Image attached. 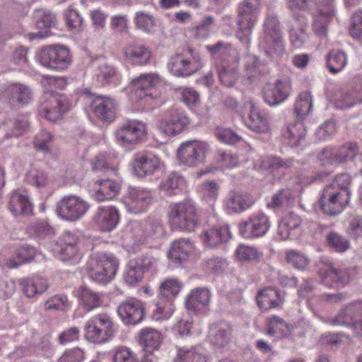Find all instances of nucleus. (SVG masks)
Listing matches in <instances>:
<instances>
[{"label": "nucleus", "mask_w": 362, "mask_h": 362, "mask_svg": "<svg viewBox=\"0 0 362 362\" xmlns=\"http://www.w3.org/2000/svg\"><path fill=\"white\" fill-rule=\"evenodd\" d=\"M350 180L345 174L337 175L335 180L325 187L320 199L322 210L329 215H338L348 205L350 192L347 187Z\"/></svg>", "instance_id": "1"}, {"label": "nucleus", "mask_w": 362, "mask_h": 362, "mask_svg": "<svg viewBox=\"0 0 362 362\" xmlns=\"http://www.w3.org/2000/svg\"><path fill=\"white\" fill-rule=\"evenodd\" d=\"M259 46L270 55H281L284 52L283 32L280 28L278 17L273 13H268L263 23V36L259 41Z\"/></svg>", "instance_id": "2"}, {"label": "nucleus", "mask_w": 362, "mask_h": 362, "mask_svg": "<svg viewBox=\"0 0 362 362\" xmlns=\"http://www.w3.org/2000/svg\"><path fill=\"white\" fill-rule=\"evenodd\" d=\"M169 220L171 226L183 231H192L197 224V214L194 202L185 200L170 206Z\"/></svg>", "instance_id": "3"}, {"label": "nucleus", "mask_w": 362, "mask_h": 362, "mask_svg": "<svg viewBox=\"0 0 362 362\" xmlns=\"http://www.w3.org/2000/svg\"><path fill=\"white\" fill-rule=\"evenodd\" d=\"M117 266V260L112 255H100L90 258L86 269L92 280L105 284L114 277Z\"/></svg>", "instance_id": "4"}, {"label": "nucleus", "mask_w": 362, "mask_h": 362, "mask_svg": "<svg viewBox=\"0 0 362 362\" xmlns=\"http://www.w3.org/2000/svg\"><path fill=\"white\" fill-rule=\"evenodd\" d=\"M259 0H244L238 7L237 37L247 41L260 13Z\"/></svg>", "instance_id": "5"}, {"label": "nucleus", "mask_w": 362, "mask_h": 362, "mask_svg": "<svg viewBox=\"0 0 362 362\" xmlns=\"http://www.w3.org/2000/svg\"><path fill=\"white\" fill-rule=\"evenodd\" d=\"M185 56L177 54L173 56L168 64L169 71L178 77H187L196 73L202 66L197 54H194L192 49H188Z\"/></svg>", "instance_id": "6"}, {"label": "nucleus", "mask_w": 362, "mask_h": 362, "mask_svg": "<svg viewBox=\"0 0 362 362\" xmlns=\"http://www.w3.org/2000/svg\"><path fill=\"white\" fill-rule=\"evenodd\" d=\"M69 109V104L65 95L51 93L45 94L39 106V113L47 120L56 122Z\"/></svg>", "instance_id": "7"}, {"label": "nucleus", "mask_w": 362, "mask_h": 362, "mask_svg": "<svg viewBox=\"0 0 362 362\" xmlns=\"http://www.w3.org/2000/svg\"><path fill=\"white\" fill-rule=\"evenodd\" d=\"M319 275L322 284L329 287H344L351 279L350 270L347 268L335 267L328 261L319 263Z\"/></svg>", "instance_id": "8"}, {"label": "nucleus", "mask_w": 362, "mask_h": 362, "mask_svg": "<svg viewBox=\"0 0 362 362\" xmlns=\"http://www.w3.org/2000/svg\"><path fill=\"white\" fill-rule=\"evenodd\" d=\"M40 61L44 66L51 69L64 70L68 67L71 57L66 47L51 45L42 49Z\"/></svg>", "instance_id": "9"}, {"label": "nucleus", "mask_w": 362, "mask_h": 362, "mask_svg": "<svg viewBox=\"0 0 362 362\" xmlns=\"http://www.w3.org/2000/svg\"><path fill=\"white\" fill-rule=\"evenodd\" d=\"M209 151L207 144L198 141H189L180 145L177 151L179 160L188 166H196L203 162Z\"/></svg>", "instance_id": "10"}, {"label": "nucleus", "mask_w": 362, "mask_h": 362, "mask_svg": "<svg viewBox=\"0 0 362 362\" xmlns=\"http://www.w3.org/2000/svg\"><path fill=\"white\" fill-rule=\"evenodd\" d=\"M87 209V204L80 197L69 196L58 202L57 213L65 220L75 221L82 216Z\"/></svg>", "instance_id": "11"}, {"label": "nucleus", "mask_w": 362, "mask_h": 362, "mask_svg": "<svg viewBox=\"0 0 362 362\" xmlns=\"http://www.w3.org/2000/svg\"><path fill=\"white\" fill-rule=\"evenodd\" d=\"M2 98L8 101L11 107H23L33 99L31 88L23 83H12L2 92Z\"/></svg>", "instance_id": "12"}, {"label": "nucleus", "mask_w": 362, "mask_h": 362, "mask_svg": "<svg viewBox=\"0 0 362 362\" xmlns=\"http://www.w3.org/2000/svg\"><path fill=\"white\" fill-rule=\"evenodd\" d=\"M318 13L314 16L313 28L320 37H325L327 26L335 15L334 0H319Z\"/></svg>", "instance_id": "13"}, {"label": "nucleus", "mask_w": 362, "mask_h": 362, "mask_svg": "<svg viewBox=\"0 0 362 362\" xmlns=\"http://www.w3.org/2000/svg\"><path fill=\"white\" fill-rule=\"evenodd\" d=\"M168 114V117L160 120L158 124L160 132L168 136L181 133L189 123L188 117L175 107L169 109Z\"/></svg>", "instance_id": "14"}, {"label": "nucleus", "mask_w": 362, "mask_h": 362, "mask_svg": "<svg viewBox=\"0 0 362 362\" xmlns=\"http://www.w3.org/2000/svg\"><path fill=\"white\" fill-rule=\"evenodd\" d=\"M117 313L124 324L135 325L144 319V309L141 301L132 298L119 304Z\"/></svg>", "instance_id": "15"}, {"label": "nucleus", "mask_w": 362, "mask_h": 362, "mask_svg": "<svg viewBox=\"0 0 362 362\" xmlns=\"http://www.w3.org/2000/svg\"><path fill=\"white\" fill-rule=\"evenodd\" d=\"M293 160L284 159L276 156H267L260 158L259 168L271 176L272 182L280 180L284 177L282 171L291 168Z\"/></svg>", "instance_id": "16"}, {"label": "nucleus", "mask_w": 362, "mask_h": 362, "mask_svg": "<svg viewBox=\"0 0 362 362\" xmlns=\"http://www.w3.org/2000/svg\"><path fill=\"white\" fill-rule=\"evenodd\" d=\"M146 133L144 123L136 120H128L115 131L118 142L129 144L137 142Z\"/></svg>", "instance_id": "17"}, {"label": "nucleus", "mask_w": 362, "mask_h": 362, "mask_svg": "<svg viewBox=\"0 0 362 362\" xmlns=\"http://www.w3.org/2000/svg\"><path fill=\"white\" fill-rule=\"evenodd\" d=\"M269 227L268 218L262 214L252 216L247 221L240 223V233L245 238L264 235Z\"/></svg>", "instance_id": "18"}, {"label": "nucleus", "mask_w": 362, "mask_h": 362, "mask_svg": "<svg viewBox=\"0 0 362 362\" xmlns=\"http://www.w3.org/2000/svg\"><path fill=\"white\" fill-rule=\"evenodd\" d=\"M90 107L99 119L105 122H112L115 118L117 104L112 98L96 95L91 102Z\"/></svg>", "instance_id": "19"}, {"label": "nucleus", "mask_w": 362, "mask_h": 362, "mask_svg": "<svg viewBox=\"0 0 362 362\" xmlns=\"http://www.w3.org/2000/svg\"><path fill=\"white\" fill-rule=\"evenodd\" d=\"M159 166L158 158L150 152H139L134 155L133 168L140 177L153 175Z\"/></svg>", "instance_id": "20"}, {"label": "nucleus", "mask_w": 362, "mask_h": 362, "mask_svg": "<svg viewBox=\"0 0 362 362\" xmlns=\"http://www.w3.org/2000/svg\"><path fill=\"white\" fill-rule=\"evenodd\" d=\"M358 317H362V301L357 300L343 306L329 322L333 325L349 327Z\"/></svg>", "instance_id": "21"}, {"label": "nucleus", "mask_w": 362, "mask_h": 362, "mask_svg": "<svg viewBox=\"0 0 362 362\" xmlns=\"http://www.w3.org/2000/svg\"><path fill=\"white\" fill-rule=\"evenodd\" d=\"M160 83L159 76L156 74H142L132 83L136 87V94L141 98L151 97L156 98L158 95L157 86Z\"/></svg>", "instance_id": "22"}, {"label": "nucleus", "mask_w": 362, "mask_h": 362, "mask_svg": "<svg viewBox=\"0 0 362 362\" xmlns=\"http://www.w3.org/2000/svg\"><path fill=\"white\" fill-rule=\"evenodd\" d=\"M151 192L143 188H132L126 198L129 211L137 214L144 211L152 201Z\"/></svg>", "instance_id": "23"}, {"label": "nucleus", "mask_w": 362, "mask_h": 362, "mask_svg": "<svg viewBox=\"0 0 362 362\" xmlns=\"http://www.w3.org/2000/svg\"><path fill=\"white\" fill-rule=\"evenodd\" d=\"M289 95V86L286 81L277 80L274 84H267L263 89L265 102L270 106L284 102Z\"/></svg>", "instance_id": "24"}, {"label": "nucleus", "mask_w": 362, "mask_h": 362, "mask_svg": "<svg viewBox=\"0 0 362 362\" xmlns=\"http://www.w3.org/2000/svg\"><path fill=\"white\" fill-rule=\"evenodd\" d=\"M119 212L114 206L99 207L93 216V221L103 231H111L119 222Z\"/></svg>", "instance_id": "25"}, {"label": "nucleus", "mask_w": 362, "mask_h": 362, "mask_svg": "<svg viewBox=\"0 0 362 362\" xmlns=\"http://www.w3.org/2000/svg\"><path fill=\"white\" fill-rule=\"evenodd\" d=\"M257 305L263 310L280 308L284 303V297L274 287H267L258 292L256 296Z\"/></svg>", "instance_id": "26"}, {"label": "nucleus", "mask_w": 362, "mask_h": 362, "mask_svg": "<svg viewBox=\"0 0 362 362\" xmlns=\"http://www.w3.org/2000/svg\"><path fill=\"white\" fill-rule=\"evenodd\" d=\"M211 298L209 290L205 287L197 288L191 291L186 300V308L189 311L196 313L209 305Z\"/></svg>", "instance_id": "27"}, {"label": "nucleus", "mask_w": 362, "mask_h": 362, "mask_svg": "<svg viewBox=\"0 0 362 362\" xmlns=\"http://www.w3.org/2000/svg\"><path fill=\"white\" fill-rule=\"evenodd\" d=\"M94 76L101 86L107 84L117 75L116 68L104 58H99L93 62Z\"/></svg>", "instance_id": "28"}, {"label": "nucleus", "mask_w": 362, "mask_h": 362, "mask_svg": "<svg viewBox=\"0 0 362 362\" xmlns=\"http://www.w3.org/2000/svg\"><path fill=\"white\" fill-rule=\"evenodd\" d=\"M231 332L230 325L225 322L211 325L209 337L211 343L219 348L226 346L230 340Z\"/></svg>", "instance_id": "29"}, {"label": "nucleus", "mask_w": 362, "mask_h": 362, "mask_svg": "<svg viewBox=\"0 0 362 362\" xmlns=\"http://www.w3.org/2000/svg\"><path fill=\"white\" fill-rule=\"evenodd\" d=\"M253 204L252 199L246 194L236 192H230L226 201V208L228 213H240Z\"/></svg>", "instance_id": "30"}, {"label": "nucleus", "mask_w": 362, "mask_h": 362, "mask_svg": "<svg viewBox=\"0 0 362 362\" xmlns=\"http://www.w3.org/2000/svg\"><path fill=\"white\" fill-rule=\"evenodd\" d=\"M230 238L228 226H216L201 235L203 243L209 247H216Z\"/></svg>", "instance_id": "31"}, {"label": "nucleus", "mask_w": 362, "mask_h": 362, "mask_svg": "<svg viewBox=\"0 0 362 362\" xmlns=\"http://www.w3.org/2000/svg\"><path fill=\"white\" fill-rule=\"evenodd\" d=\"M37 16L38 19L36 21V26L38 29L42 30L37 33H33L34 36L40 38L46 37L52 35V28H54L57 25L56 16L50 11H37Z\"/></svg>", "instance_id": "32"}, {"label": "nucleus", "mask_w": 362, "mask_h": 362, "mask_svg": "<svg viewBox=\"0 0 362 362\" xmlns=\"http://www.w3.org/2000/svg\"><path fill=\"white\" fill-rule=\"evenodd\" d=\"M293 20L296 25L290 30V39L293 46L299 48L303 45L307 38V20L300 15H294Z\"/></svg>", "instance_id": "33"}, {"label": "nucleus", "mask_w": 362, "mask_h": 362, "mask_svg": "<svg viewBox=\"0 0 362 362\" xmlns=\"http://www.w3.org/2000/svg\"><path fill=\"white\" fill-rule=\"evenodd\" d=\"M192 249V246L188 239L176 240L171 245L168 257L174 263H182L188 258Z\"/></svg>", "instance_id": "34"}, {"label": "nucleus", "mask_w": 362, "mask_h": 362, "mask_svg": "<svg viewBox=\"0 0 362 362\" xmlns=\"http://www.w3.org/2000/svg\"><path fill=\"white\" fill-rule=\"evenodd\" d=\"M95 184L99 186L95 193V198L98 202L112 199L120 190L119 184L110 179L98 180Z\"/></svg>", "instance_id": "35"}, {"label": "nucleus", "mask_w": 362, "mask_h": 362, "mask_svg": "<svg viewBox=\"0 0 362 362\" xmlns=\"http://www.w3.org/2000/svg\"><path fill=\"white\" fill-rule=\"evenodd\" d=\"M8 209L14 216L18 214L30 215L33 210L28 197L17 192H13L11 194Z\"/></svg>", "instance_id": "36"}, {"label": "nucleus", "mask_w": 362, "mask_h": 362, "mask_svg": "<svg viewBox=\"0 0 362 362\" xmlns=\"http://www.w3.org/2000/svg\"><path fill=\"white\" fill-rule=\"evenodd\" d=\"M78 298L81 304L86 311L98 308L103 303L101 294L87 287L79 288Z\"/></svg>", "instance_id": "37"}, {"label": "nucleus", "mask_w": 362, "mask_h": 362, "mask_svg": "<svg viewBox=\"0 0 362 362\" xmlns=\"http://www.w3.org/2000/svg\"><path fill=\"white\" fill-rule=\"evenodd\" d=\"M301 218L294 212H290L285 216L279 224L278 233L282 240H286L291 236V231L300 226Z\"/></svg>", "instance_id": "38"}, {"label": "nucleus", "mask_w": 362, "mask_h": 362, "mask_svg": "<svg viewBox=\"0 0 362 362\" xmlns=\"http://www.w3.org/2000/svg\"><path fill=\"white\" fill-rule=\"evenodd\" d=\"M160 188L166 194L173 196L182 192L185 188V179L176 173H172L163 181Z\"/></svg>", "instance_id": "39"}, {"label": "nucleus", "mask_w": 362, "mask_h": 362, "mask_svg": "<svg viewBox=\"0 0 362 362\" xmlns=\"http://www.w3.org/2000/svg\"><path fill=\"white\" fill-rule=\"evenodd\" d=\"M124 55L127 60L136 65L146 64L151 57V53L148 48L141 45L127 47L124 50Z\"/></svg>", "instance_id": "40"}, {"label": "nucleus", "mask_w": 362, "mask_h": 362, "mask_svg": "<svg viewBox=\"0 0 362 362\" xmlns=\"http://www.w3.org/2000/svg\"><path fill=\"white\" fill-rule=\"evenodd\" d=\"M36 251L33 247L30 245L21 246L16 251V257L6 259L5 264L10 269L16 268L23 263L33 260Z\"/></svg>", "instance_id": "41"}, {"label": "nucleus", "mask_w": 362, "mask_h": 362, "mask_svg": "<svg viewBox=\"0 0 362 362\" xmlns=\"http://www.w3.org/2000/svg\"><path fill=\"white\" fill-rule=\"evenodd\" d=\"M141 341L144 345L146 352L151 353L160 347L162 336L155 329L146 327L141 331Z\"/></svg>", "instance_id": "42"}, {"label": "nucleus", "mask_w": 362, "mask_h": 362, "mask_svg": "<svg viewBox=\"0 0 362 362\" xmlns=\"http://www.w3.org/2000/svg\"><path fill=\"white\" fill-rule=\"evenodd\" d=\"M306 130L301 122L290 124L284 131V136L288 140V144L292 147L298 146L305 138Z\"/></svg>", "instance_id": "43"}, {"label": "nucleus", "mask_w": 362, "mask_h": 362, "mask_svg": "<svg viewBox=\"0 0 362 362\" xmlns=\"http://www.w3.org/2000/svg\"><path fill=\"white\" fill-rule=\"evenodd\" d=\"M247 126L257 133H266L269 131V127L267 119L260 112L252 106Z\"/></svg>", "instance_id": "44"}, {"label": "nucleus", "mask_w": 362, "mask_h": 362, "mask_svg": "<svg viewBox=\"0 0 362 362\" xmlns=\"http://www.w3.org/2000/svg\"><path fill=\"white\" fill-rule=\"evenodd\" d=\"M310 93L308 91L299 94L294 105V113L298 121H301L312 109Z\"/></svg>", "instance_id": "45"}, {"label": "nucleus", "mask_w": 362, "mask_h": 362, "mask_svg": "<svg viewBox=\"0 0 362 362\" xmlns=\"http://www.w3.org/2000/svg\"><path fill=\"white\" fill-rule=\"evenodd\" d=\"M174 312V305L172 302L168 300L161 299L158 297L154 305L151 317L155 320H163L168 319Z\"/></svg>", "instance_id": "46"}, {"label": "nucleus", "mask_w": 362, "mask_h": 362, "mask_svg": "<svg viewBox=\"0 0 362 362\" xmlns=\"http://www.w3.org/2000/svg\"><path fill=\"white\" fill-rule=\"evenodd\" d=\"M85 337L88 341L96 344L105 342L110 338L105 334L103 329H100L93 317L85 325Z\"/></svg>", "instance_id": "47"}, {"label": "nucleus", "mask_w": 362, "mask_h": 362, "mask_svg": "<svg viewBox=\"0 0 362 362\" xmlns=\"http://www.w3.org/2000/svg\"><path fill=\"white\" fill-rule=\"evenodd\" d=\"M181 285L176 279H168L160 286V293L158 297L172 302L180 291Z\"/></svg>", "instance_id": "48"}, {"label": "nucleus", "mask_w": 362, "mask_h": 362, "mask_svg": "<svg viewBox=\"0 0 362 362\" xmlns=\"http://www.w3.org/2000/svg\"><path fill=\"white\" fill-rule=\"evenodd\" d=\"M327 67L333 74L341 71L347 64L346 54L339 50L329 52L327 57Z\"/></svg>", "instance_id": "49"}, {"label": "nucleus", "mask_w": 362, "mask_h": 362, "mask_svg": "<svg viewBox=\"0 0 362 362\" xmlns=\"http://www.w3.org/2000/svg\"><path fill=\"white\" fill-rule=\"evenodd\" d=\"M295 200V196L289 188L279 189L274 194L272 201L268 204L269 207H286L292 204Z\"/></svg>", "instance_id": "50"}, {"label": "nucleus", "mask_w": 362, "mask_h": 362, "mask_svg": "<svg viewBox=\"0 0 362 362\" xmlns=\"http://www.w3.org/2000/svg\"><path fill=\"white\" fill-rule=\"evenodd\" d=\"M177 358L180 362H207V356L194 347L178 349Z\"/></svg>", "instance_id": "51"}, {"label": "nucleus", "mask_w": 362, "mask_h": 362, "mask_svg": "<svg viewBox=\"0 0 362 362\" xmlns=\"http://www.w3.org/2000/svg\"><path fill=\"white\" fill-rule=\"evenodd\" d=\"M286 261L297 269L303 270L309 264L310 259L303 252L291 250L286 252Z\"/></svg>", "instance_id": "52"}, {"label": "nucleus", "mask_w": 362, "mask_h": 362, "mask_svg": "<svg viewBox=\"0 0 362 362\" xmlns=\"http://www.w3.org/2000/svg\"><path fill=\"white\" fill-rule=\"evenodd\" d=\"M93 318L100 329H103L105 334L110 338L113 337L117 329L109 315L101 313L93 316Z\"/></svg>", "instance_id": "53"}, {"label": "nucleus", "mask_w": 362, "mask_h": 362, "mask_svg": "<svg viewBox=\"0 0 362 362\" xmlns=\"http://www.w3.org/2000/svg\"><path fill=\"white\" fill-rule=\"evenodd\" d=\"M217 72L221 83L226 87H232L238 77L235 67L221 66L217 69Z\"/></svg>", "instance_id": "54"}, {"label": "nucleus", "mask_w": 362, "mask_h": 362, "mask_svg": "<svg viewBox=\"0 0 362 362\" xmlns=\"http://www.w3.org/2000/svg\"><path fill=\"white\" fill-rule=\"evenodd\" d=\"M144 235L146 238H157L163 235V226L158 220L149 218L146 220L143 226Z\"/></svg>", "instance_id": "55"}, {"label": "nucleus", "mask_w": 362, "mask_h": 362, "mask_svg": "<svg viewBox=\"0 0 362 362\" xmlns=\"http://www.w3.org/2000/svg\"><path fill=\"white\" fill-rule=\"evenodd\" d=\"M143 273L136 262L129 261L124 273V279L129 285H134L142 279Z\"/></svg>", "instance_id": "56"}, {"label": "nucleus", "mask_w": 362, "mask_h": 362, "mask_svg": "<svg viewBox=\"0 0 362 362\" xmlns=\"http://www.w3.org/2000/svg\"><path fill=\"white\" fill-rule=\"evenodd\" d=\"M214 134L219 141L230 145L235 144L241 139L240 136L231 129L221 127L215 129Z\"/></svg>", "instance_id": "57"}, {"label": "nucleus", "mask_w": 362, "mask_h": 362, "mask_svg": "<svg viewBox=\"0 0 362 362\" xmlns=\"http://www.w3.org/2000/svg\"><path fill=\"white\" fill-rule=\"evenodd\" d=\"M26 180L37 188H43L47 185L49 177L45 172L35 169L27 173Z\"/></svg>", "instance_id": "58"}, {"label": "nucleus", "mask_w": 362, "mask_h": 362, "mask_svg": "<svg viewBox=\"0 0 362 362\" xmlns=\"http://www.w3.org/2000/svg\"><path fill=\"white\" fill-rule=\"evenodd\" d=\"M339 163L353 159L358 153V146L354 143H346L337 147Z\"/></svg>", "instance_id": "59"}, {"label": "nucleus", "mask_w": 362, "mask_h": 362, "mask_svg": "<svg viewBox=\"0 0 362 362\" xmlns=\"http://www.w3.org/2000/svg\"><path fill=\"white\" fill-rule=\"evenodd\" d=\"M336 146H328L323 148L318 154V158L323 165L339 164Z\"/></svg>", "instance_id": "60"}, {"label": "nucleus", "mask_w": 362, "mask_h": 362, "mask_svg": "<svg viewBox=\"0 0 362 362\" xmlns=\"http://www.w3.org/2000/svg\"><path fill=\"white\" fill-rule=\"evenodd\" d=\"M52 141V135L47 131L42 130L38 133L34 140L35 147L45 153L50 152V144Z\"/></svg>", "instance_id": "61"}, {"label": "nucleus", "mask_w": 362, "mask_h": 362, "mask_svg": "<svg viewBox=\"0 0 362 362\" xmlns=\"http://www.w3.org/2000/svg\"><path fill=\"white\" fill-rule=\"evenodd\" d=\"M113 362H139V360L130 349L119 347L114 354Z\"/></svg>", "instance_id": "62"}, {"label": "nucleus", "mask_w": 362, "mask_h": 362, "mask_svg": "<svg viewBox=\"0 0 362 362\" xmlns=\"http://www.w3.org/2000/svg\"><path fill=\"white\" fill-rule=\"evenodd\" d=\"M349 30L354 38L362 36V10L357 11L353 14Z\"/></svg>", "instance_id": "63"}, {"label": "nucleus", "mask_w": 362, "mask_h": 362, "mask_svg": "<svg viewBox=\"0 0 362 362\" xmlns=\"http://www.w3.org/2000/svg\"><path fill=\"white\" fill-rule=\"evenodd\" d=\"M84 352L79 348L66 349L59 358L58 362H82Z\"/></svg>", "instance_id": "64"}]
</instances>
